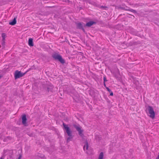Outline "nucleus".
I'll use <instances>...</instances> for the list:
<instances>
[{
    "label": "nucleus",
    "mask_w": 159,
    "mask_h": 159,
    "mask_svg": "<svg viewBox=\"0 0 159 159\" xmlns=\"http://www.w3.org/2000/svg\"><path fill=\"white\" fill-rule=\"evenodd\" d=\"M147 112L148 113V115L152 119L154 118L155 113L153 108L150 106L148 107L146 109Z\"/></svg>",
    "instance_id": "obj_1"
},
{
    "label": "nucleus",
    "mask_w": 159,
    "mask_h": 159,
    "mask_svg": "<svg viewBox=\"0 0 159 159\" xmlns=\"http://www.w3.org/2000/svg\"><path fill=\"white\" fill-rule=\"evenodd\" d=\"M63 125L66 131V133H67L68 135L69 136V137L67 139V141L68 142L70 141L72 138L71 131L70 130L67 125H65L64 123H63Z\"/></svg>",
    "instance_id": "obj_2"
},
{
    "label": "nucleus",
    "mask_w": 159,
    "mask_h": 159,
    "mask_svg": "<svg viewBox=\"0 0 159 159\" xmlns=\"http://www.w3.org/2000/svg\"><path fill=\"white\" fill-rule=\"evenodd\" d=\"M52 57L55 59L58 60L62 63H63L65 62L64 60L61 57L59 54H54L53 55Z\"/></svg>",
    "instance_id": "obj_3"
},
{
    "label": "nucleus",
    "mask_w": 159,
    "mask_h": 159,
    "mask_svg": "<svg viewBox=\"0 0 159 159\" xmlns=\"http://www.w3.org/2000/svg\"><path fill=\"white\" fill-rule=\"evenodd\" d=\"M25 73H21L20 71L16 70L14 76L15 79H16L20 77L23 76Z\"/></svg>",
    "instance_id": "obj_4"
},
{
    "label": "nucleus",
    "mask_w": 159,
    "mask_h": 159,
    "mask_svg": "<svg viewBox=\"0 0 159 159\" xmlns=\"http://www.w3.org/2000/svg\"><path fill=\"white\" fill-rule=\"evenodd\" d=\"M74 126L79 132V135L81 137H83V130L81 129V128L80 126L78 125H75Z\"/></svg>",
    "instance_id": "obj_5"
},
{
    "label": "nucleus",
    "mask_w": 159,
    "mask_h": 159,
    "mask_svg": "<svg viewBox=\"0 0 159 159\" xmlns=\"http://www.w3.org/2000/svg\"><path fill=\"white\" fill-rule=\"evenodd\" d=\"M22 123L23 124L25 125L26 124V118L25 115H23L22 116Z\"/></svg>",
    "instance_id": "obj_6"
},
{
    "label": "nucleus",
    "mask_w": 159,
    "mask_h": 159,
    "mask_svg": "<svg viewBox=\"0 0 159 159\" xmlns=\"http://www.w3.org/2000/svg\"><path fill=\"white\" fill-rule=\"evenodd\" d=\"M28 43L29 46H32L34 45L33 42V39L31 38H30L29 39Z\"/></svg>",
    "instance_id": "obj_7"
},
{
    "label": "nucleus",
    "mask_w": 159,
    "mask_h": 159,
    "mask_svg": "<svg viewBox=\"0 0 159 159\" xmlns=\"http://www.w3.org/2000/svg\"><path fill=\"white\" fill-rule=\"evenodd\" d=\"M95 23L94 22L91 21L87 23L86 25L88 26H90L93 25Z\"/></svg>",
    "instance_id": "obj_8"
},
{
    "label": "nucleus",
    "mask_w": 159,
    "mask_h": 159,
    "mask_svg": "<svg viewBox=\"0 0 159 159\" xmlns=\"http://www.w3.org/2000/svg\"><path fill=\"white\" fill-rule=\"evenodd\" d=\"M16 23V20L15 18H14L13 20L9 22V24L11 25H14Z\"/></svg>",
    "instance_id": "obj_9"
},
{
    "label": "nucleus",
    "mask_w": 159,
    "mask_h": 159,
    "mask_svg": "<svg viewBox=\"0 0 159 159\" xmlns=\"http://www.w3.org/2000/svg\"><path fill=\"white\" fill-rule=\"evenodd\" d=\"M103 153L102 152H101L99 156L98 159H103Z\"/></svg>",
    "instance_id": "obj_10"
},
{
    "label": "nucleus",
    "mask_w": 159,
    "mask_h": 159,
    "mask_svg": "<svg viewBox=\"0 0 159 159\" xmlns=\"http://www.w3.org/2000/svg\"><path fill=\"white\" fill-rule=\"evenodd\" d=\"M53 86L52 85H50L49 87L47 88V90L48 91H52V89L53 88Z\"/></svg>",
    "instance_id": "obj_11"
},
{
    "label": "nucleus",
    "mask_w": 159,
    "mask_h": 159,
    "mask_svg": "<svg viewBox=\"0 0 159 159\" xmlns=\"http://www.w3.org/2000/svg\"><path fill=\"white\" fill-rule=\"evenodd\" d=\"M88 148V144L87 143H86V144L84 146V150H87Z\"/></svg>",
    "instance_id": "obj_12"
},
{
    "label": "nucleus",
    "mask_w": 159,
    "mask_h": 159,
    "mask_svg": "<svg viewBox=\"0 0 159 159\" xmlns=\"http://www.w3.org/2000/svg\"><path fill=\"white\" fill-rule=\"evenodd\" d=\"M2 38L3 40L4 41L5 40V39L6 38V35L4 33H2Z\"/></svg>",
    "instance_id": "obj_13"
},
{
    "label": "nucleus",
    "mask_w": 159,
    "mask_h": 159,
    "mask_svg": "<svg viewBox=\"0 0 159 159\" xmlns=\"http://www.w3.org/2000/svg\"><path fill=\"white\" fill-rule=\"evenodd\" d=\"M77 26L79 28H81L82 27V25L80 23H78L77 24Z\"/></svg>",
    "instance_id": "obj_14"
},
{
    "label": "nucleus",
    "mask_w": 159,
    "mask_h": 159,
    "mask_svg": "<svg viewBox=\"0 0 159 159\" xmlns=\"http://www.w3.org/2000/svg\"><path fill=\"white\" fill-rule=\"evenodd\" d=\"M103 79H104V85L105 86H106V85H105V82L106 81V77H104V78H103Z\"/></svg>",
    "instance_id": "obj_15"
},
{
    "label": "nucleus",
    "mask_w": 159,
    "mask_h": 159,
    "mask_svg": "<svg viewBox=\"0 0 159 159\" xmlns=\"http://www.w3.org/2000/svg\"><path fill=\"white\" fill-rule=\"evenodd\" d=\"M106 89L109 92H110L111 91V90L108 87H106Z\"/></svg>",
    "instance_id": "obj_16"
},
{
    "label": "nucleus",
    "mask_w": 159,
    "mask_h": 159,
    "mask_svg": "<svg viewBox=\"0 0 159 159\" xmlns=\"http://www.w3.org/2000/svg\"><path fill=\"white\" fill-rule=\"evenodd\" d=\"M21 157H22L21 155H19V157L18 158V159H21Z\"/></svg>",
    "instance_id": "obj_17"
},
{
    "label": "nucleus",
    "mask_w": 159,
    "mask_h": 159,
    "mask_svg": "<svg viewBox=\"0 0 159 159\" xmlns=\"http://www.w3.org/2000/svg\"><path fill=\"white\" fill-rule=\"evenodd\" d=\"M110 95L111 96H113V93H112V92H111L110 93Z\"/></svg>",
    "instance_id": "obj_18"
},
{
    "label": "nucleus",
    "mask_w": 159,
    "mask_h": 159,
    "mask_svg": "<svg viewBox=\"0 0 159 159\" xmlns=\"http://www.w3.org/2000/svg\"><path fill=\"white\" fill-rule=\"evenodd\" d=\"M159 159V152L158 157L156 158V159Z\"/></svg>",
    "instance_id": "obj_19"
},
{
    "label": "nucleus",
    "mask_w": 159,
    "mask_h": 159,
    "mask_svg": "<svg viewBox=\"0 0 159 159\" xmlns=\"http://www.w3.org/2000/svg\"><path fill=\"white\" fill-rule=\"evenodd\" d=\"M0 159H4V158L2 157L0 158Z\"/></svg>",
    "instance_id": "obj_20"
},
{
    "label": "nucleus",
    "mask_w": 159,
    "mask_h": 159,
    "mask_svg": "<svg viewBox=\"0 0 159 159\" xmlns=\"http://www.w3.org/2000/svg\"><path fill=\"white\" fill-rule=\"evenodd\" d=\"M1 77L0 76V79H1Z\"/></svg>",
    "instance_id": "obj_21"
}]
</instances>
